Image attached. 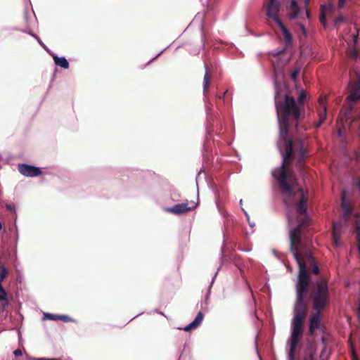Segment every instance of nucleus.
<instances>
[{
  "label": "nucleus",
  "instance_id": "1",
  "mask_svg": "<svg viewBox=\"0 0 360 360\" xmlns=\"http://www.w3.org/2000/svg\"><path fill=\"white\" fill-rule=\"evenodd\" d=\"M295 259L298 264L299 271L296 283V300L293 308V317L291 320L290 337L288 340L289 351L287 360H295V354L300 336L303 332V322L305 316L307 303L305 297L309 292V272L306 262L295 254Z\"/></svg>",
  "mask_w": 360,
  "mask_h": 360
},
{
  "label": "nucleus",
  "instance_id": "2",
  "mask_svg": "<svg viewBox=\"0 0 360 360\" xmlns=\"http://www.w3.org/2000/svg\"><path fill=\"white\" fill-rule=\"evenodd\" d=\"M275 106L279 127L280 141H292L289 136L290 124L294 125L295 130L299 131V122L301 109L295 99L288 94L284 96L281 101H278L275 96Z\"/></svg>",
  "mask_w": 360,
  "mask_h": 360
},
{
  "label": "nucleus",
  "instance_id": "3",
  "mask_svg": "<svg viewBox=\"0 0 360 360\" xmlns=\"http://www.w3.org/2000/svg\"><path fill=\"white\" fill-rule=\"evenodd\" d=\"M307 226L308 219L304 218L299 221L295 227L290 229L289 231V250L294 257L295 254L297 255L299 258H301L302 254L309 257V254L307 255V252L309 251L306 250V246L302 241L304 237L302 229L307 228Z\"/></svg>",
  "mask_w": 360,
  "mask_h": 360
},
{
  "label": "nucleus",
  "instance_id": "4",
  "mask_svg": "<svg viewBox=\"0 0 360 360\" xmlns=\"http://www.w3.org/2000/svg\"><path fill=\"white\" fill-rule=\"evenodd\" d=\"M278 148L282 156V162L279 167H275L271 174L274 179L280 181L282 180V176L284 174L285 179L288 178V174L284 169L285 165L290 164L295 158V153L292 147V141H280L277 143Z\"/></svg>",
  "mask_w": 360,
  "mask_h": 360
},
{
  "label": "nucleus",
  "instance_id": "5",
  "mask_svg": "<svg viewBox=\"0 0 360 360\" xmlns=\"http://www.w3.org/2000/svg\"><path fill=\"white\" fill-rule=\"evenodd\" d=\"M278 26L280 27L282 34L285 39V47L278 50L272 51L271 54L275 57H280L278 64L281 63L282 65H287L291 60L292 53L291 52H288L287 48L288 46H291L292 44V36L287 29V27L284 25L282 20H279L276 22Z\"/></svg>",
  "mask_w": 360,
  "mask_h": 360
},
{
  "label": "nucleus",
  "instance_id": "6",
  "mask_svg": "<svg viewBox=\"0 0 360 360\" xmlns=\"http://www.w3.org/2000/svg\"><path fill=\"white\" fill-rule=\"evenodd\" d=\"M312 305L316 311L322 310L328 302L329 296L328 284L324 281H317L312 292Z\"/></svg>",
  "mask_w": 360,
  "mask_h": 360
},
{
  "label": "nucleus",
  "instance_id": "7",
  "mask_svg": "<svg viewBox=\"0 0 360 360\" xmlns=\"http://www.w3.org/2000/svg\"><path fill=\"white\" fill-rule=\"evenodd\" d=\"M21 174L27 177H36L42 174L41 167L27 163H20L18 166Z\"/></svg>",
  "mask_w": 360,
  "mask_h": 360
},
{
  "label": "nucleus",
  "instance_id": "8",
  "mask_svg": "<svg viewBox=\"0 0 360 360\" xmlns=\"http://www.w3.org/2000/svg\"><path fill=\"white\" fill-rule=\"evenodd\" d=\"M281 10V2L278 0H269L267 7L266 15L269 18L273 19L275 22L281 20L278 13Z\"/></svg>",
  "mask_w": 360,
  "mask_h": 360
},
{
  "label": "nucleus",
  "instance_id": "9",
  "mask_svg": "<svg viewBox=\"0 0 360 360\" xmlns=\"http://www.w3.org/2000/svg\"><path fill=\"white\" fill-rule=\"evenodd\" d=\"M205 112L207 115V126H206V134H205V140L203 143V150H205L206 148V142L208 139V136L211 135L212 133V123L214 122V117L211 115L212 108L205 103Z\"/></svg>",
  "mask_w": 360,
  "mask_h": 360
},
{
  "label": "nucleus",
  "instance_id": "10",
  "mask_svg": "<svg viewBox=\"0 0 360 360\" xmlns=\"http://www.w3.org/2000/svg\"><path fill=\"white\" fill-rule=\"evenodd\" d=\"M193 208L188 205V203H180L174 205L170 207L165 208V210L167 212H170L174 214H185L188 211H191Z\"/></svg>",
  "mask_w": 360,
  "mask_h": 360
},
{
  "label": "nucleus",
  "instance_id": "11",
  "mask_svg": "<svg viewBox=\"0 0 360 360\" xmlns=\"http://www.w3.org/2000/svg\"><path fill=\"white\" fill-rule=\"evenodd\" d=\"M220 268H221L220 266L218 267L217 269V271L213 275V276L211 279V281L210 282V284L208 285V288H207V292L205 295L204 300L202 301H201V302H200L201 308L204 311H208L207 305L209 304V301H210V295H211L212 288L213 286V283H214V280L217 276V274H218L219 271L220 270Z\"/></svg>",
  "mask_w": 360,
  "mask_h": 360
},
{
  "label": "nucleus",
  "instance_id": "12",
  "mask_svg": "<svg viewBox=\"0 0 360 360\" xmlns=\"http://www.w3.org/2000/svg\"><path fill=\"white\" fill-rule=\"evenodd\" d=\"M204 318V314L202 311H199L196 316L195 317L194 320L192 321L190 323L186 325V326L183 328H178L179 330H182L186 332L191 331L193 329H195L198 328L200 323H202Z\"/></svg>",
  "mask_w": 360,
  "mask_h": 360
},
{
  "label": "nucleus",
  "instance_id": "13",
  "mask_svg": "<svg viewBox=\"0 0 360 360\" xmlns=\"http://www.w3.org/2000/svg\"><path fill=\"white\" fill-rule=\"evenodd\" d=\"M320 311H316L311 315L309 323V330L311 334H314L316 329L321 327V316Z\"/></svg>",
  "mask_w": 360,
  "mask_h": 360
},
{
  "label": "nucleus",
  "instance_id": "14",
  "mask_svg": "<svg viewBox=\"0 0 360 360\" xmlns=\"http://www.w3.org/2000/svg\"><path fill=\"white\" fill-rule=\"evenodd\" d=\"M334 11V7L331 4H322L321 6V14H320V22L324 27L326 28L328 26L327 20H326V13H333Z\"/></svg>",
  "mask_w": 360,
  "mask_h": 360
},
{
  "label": "nucleus",
  "instance_id": "15",
  "mask_svg": "<svg viewBox=\"0 0 360 360\" xmlns=\"http://www.w3.org/2000/svg\"><path fill=\"white\" fill-rule=\"evenodd\" d=\"M44 319L57 321L60 320L65 323L75 322V319L72 317L65 314H55L51 313H45L43 316Z\"/></svg>",
  "mask_w": 360,
  "mask_h": 360
},
{
  "label": "nucleus",
  "instance_id": "16",
  "mask_svg": "<svg viewBox=\"0 0 360 360\" xmlns=\"http://www.w3.org/2000/svg\"><path fill=\"white\" fill-rule=\"evenodd\" d=\"M347 99L349 103H354L360 99V79L354 84Z\"/></svg>",
  "mask_w": 360,
  "mask_h": 360
},
{
  "label": "nucleus",
  "instance_id": "17",
  "mask_svg": "<svg viewBox=\"0 0 360 360\" xmlns=\"http://www.w3.org/2000/svg\"><path fill=\"white\" fill-rule=\"evenodd\" d=\"M49 54L53 57V61L57 66L63 69L69 68L70 63L65 57L58 56L56 53H53L51 51V53Z\"/></svg>",
  "mask_w": 360,
  "mask_h": 360
},
{
  "label": "nucleus",
  "instance_id": "18",
  "mask_svg": "<svg viewBox=\"0 0 360 360\" xmlns=\"http://www.w3.org/2000/svg\"><path fill=\"white\" fill-rule=\"evenodd\" d=\"M288 178L285 179L284 174L282 176V180L278 181L279 186L281 188V191L286 194V195H291L292 193V186L288 183Z\"/></svg>",
  "mask_w": 360,
  "mask_h": 360
},
{
  "label": "nucleus",
  "instance_id": "19",
  "mask_svg": "<svg viewBox=\"0 0 360 360\" xmlns=\"http://www.w3.org/2000/svg\"><path fill=\"white\" fill-rule=\"evenodd\" d=\"M319 102L320 107L321 108V110H323V112H320V113H319V120L316 124V128H319L321 126V124L324 122L326 117L327 108H326V105L323 98H320Z\"/></svg>",
  "mask_w": 360,
  "mask_h": 360
},
{
  "label": "nucleus",
  "instance_id": "20",
  "mask_svg": "<svg viewBox=\"0 0 360 360\" xmlns=\"http://www.w3.org/2000/svg\"><path fill=\"white\" fill-rule=\"evenodd\" d=\"M8 307L7 292L2 285H0V309L4 310Z\"/></svg>",
  "mask_w": 360,
  "mask_h": 360
},
{
  "label": "nucleus",
  "instance_id": "21",
  "mask_svg": "<svg viewBox=\"0 0 360 360\" xmlns=\"http://www.w3.org/2000/svg\"><path fill=\"white\" fill-rule=\"evenodd\" d=\"M307 198L302 195L297 203V212L300 215L306 216L307 214Z\"/></svg>",
  "mask_w": 360,
  "mask_h": 360
},
{
  "label": "nucleus",
  "instance_id": "22",
  "mask_svg": "<svg viewBox=\"0 0 360 360\" xmlns=\"http://www.w3.org/2000/svg\"><path fill=\"white\" fill-rule=\"evenodd\" d=\"M298 146L299 153L297 154V162L300 165H301L304 160L307 151L304 147V143L301 139L298 141Z\"/></svg>",
  "mask_w": 360,
  "mask_h": 360
},
{
  "label": "nucleus",
  "instance_id": "23",
  "mask_svg": "<svg viewBox=\"0 0 360 360\" xmlns=\"http://www.w3.org/2000/svg\"><path fill=\"white\" fill-rule=\"evenodd\" d=\"M205 73L203 78V95L206 96L207 91L210 84L209 70L207 64H205Z\"/></svg>",
  "mask_w": 360,
  "mask_h": 360
},
{
  "label": "nucleus",
  "instance_id": "24",
  "mask_svg": "<svg viewBox=\"0 0 360 360\" xmlns=\"http://www.w3.org/2000/svg\"><path fill=\"white\" fill-rule=\"evenodd\" d=\"M343 225H345L343 222L335 221L333 223V235H340Z\"/></svg>",
  "mask_w": 360,
  "mask_h": 360
},
{
  "label": "nucleus",
  "instance_id": "25",
  "mask_svg": "<svg viewBox=\"0 0 360 360\" xmlns=\"http://www.w3.org/2000/svg\"><path fill=\"white\" fill-rule=\"evenodd\" d=\"M352 210L351 207L349 209H345L344 210H342V218H343L344 224H345V226L347 225V224L349 222V219L352 215Z\"/></svg>",
  "mask_w": 360,
  "mask_h": 360
},
{
  "label": "nucleus",
  "instance_id": "26",
  "mask_svg": "<svg viewBox=\"0 0 360 360\" xmlns=\"http://www.w3.org/2000/svg\"><path fill=\"white\" fill-rule=\"evenodd\" d=\"M29 35L32 37L34 39L37 40L38 44L48 53H51V50L44 44V42L40 39V38L36 35L34 32H29Z\"/></svg>",
  "mask_w": 360,
  "mask_h": 360
},
{
  "label": "nucleus",
  "instance_id": "27",
  "mask_svg": "<svg viewBox=\"0 0 360 360\" xmlns=\"http://www.w3.org/2000/svg\"><path fill=\"white\" fill-rule=\"evenodd\" d=\"M359 223H360V217L359 219ZM354 232L356 233V238L357 240V249L359 255H360V224H357L354 229Z\"/></svg>",
  "mask_w": 360,
  "mask_h": 360
},
{
  "label": "nucleus",
  "instance_id": "28",
  "mask_svg": "<svg viewBox=\"0 0 360 360\" xmlns=\"http://www.w3.org/2000/svg\"><path fill=\"white\" fill-rule=\"evenodd\" d=\"M307 98V94L304 90H302L299 94L297 98V105L300 106V109L304 106V101Z\"/></svg>",
  "mask_w": 360,
  "mask_h": 360
},
{
  "label": "nucleus",
  "instance_id": "29",
  "mask_svg": "<svg viewBox=\"0 0 360 360\" xmlns=\"http://www.w3.org/2000/svg\"><path fill=\"white\" fill-rule=\"evenodd\" d=\"M307 255L309 254V258L311 260V262L314 264L313 268H312V273L314 274H318L320 271L319 266L318 264L315 262L314 257L311 256V254L310 252H307Z\"/></svg>",
  "mask_w": 360,
  "mask_h": 360
},
{
  "label": "nucleus",
  "instance_id": "30",
  "mask_svg": "<svg viewBox=\"0 0 360 360\" xmlns=\"http://www.w3.org/2000/svg\"><path fill=\"white\" fill-rule=\"evenodd\" d=\"M301 71L300 67H297L292 70L290 74V78L293 82H296Z\"/></svg>",
  "mask_w": 360,
  "mask_h": 360
},
{
  "label": "nucleus",
  "instance_id": "31",
  "mask_svg": "<svg viewBox=\"0 0 360 360\" xmlns=\"http://www.w3.org/2000/svg\"><path fill=\"white\" fill-rule=\"evenodd\" d=\"M0 267L1 269V271L0 272V285H2L1 283L4 280V278L6 277L8 271H7L6 266L4 264H1Z\"/></svg>",
  "mask_w": 360,
  "mask_h": 360
},
{
  "label": "nucleus",
  "instance_id": "32",
  "mask_svg": "<svg viewBox=\"0 0 360 360\" xmlns=\"http://www.w3.org/2000/svg\"><path fill=\"white\" fill-rule=\"evenodd\" d=\"M288 9L292 11H300V7L297 4V2L296 0H291L290 5L288 6Z\"/></svg>",
  "mask_w": 360,
  "mask_h": 360
},
{
  "label": "nucleus",
  "instance_id": "33",
  "mask_svg": "<svg viewBox=\"0 0 360 360\" xmlns=\"http://www.w3.org/2000/svg\"><path fill=\"white\" fill-rule=\"evenodd\" d=\"M341 207L342 208V210H344L345 209H349L351 207L349 203L347 201V200L345 198V193H343L342 196Z\"/></svg>",
  "mask_w": 360,
  "mask_h": 360
},
{
  "label": "nucleus",
  "instance_id": "34",
  "mask_svg": "<svg viewBox=\"0 0 360 360\" xmlns=\"http://www.w3.org/2000/svg\"><path fill=\"white\" fill-rule=\"evenodd\" d=\"M352 160L360 162V151L354 150L352 155L349 157Z\"/></svg>",
  "mask_w": 360,
  "mask_h": 360
},
{
  "label": "nucleus",
  "instance_id": "35",
  "mask_svg": "<svg viewBox=\"0 0 360 360\" xmlns=\"http://www.w3.org/2000/svg\"><path fill=\"white\" fill-rule=\"evenodd\" d=\"M345 20V17L343 15H340L334 20L333 25L335 27H338L339 25L343 22Z\"/></svg>",
  "mask_w": 360,
  "mask_h": 360
},
{
  "label": "nucleus",
  "instance_id": "36",
  "mask_svg": "<svg viewBox=\"0 0 360 360\" xmlns=\"http://www.w3.org/2000/svg\"><path fill=\"white\" fill-rule=\"evenodd\" d=\"M241 209H242V210H243V212L244 214L245 215V217H246V218H247V221H248V222L249 226H250V227H254V226H255V222L251 221L250 220V216H249L248 213L247 212V211H246L245 210H244L243 207H241Z\"/></svg>",
  "mask_w": 360,
  "mask_h": 360
},
{
  "label": "nucleus",
  "instance_id": "37",
  "mask_svg": "<svg viewBox=\"0 0 360 360\" xmlns=\"http://www.w3.org/2000/svg\"><path fill=\"white\" fill-rule=\"evenodd\" d=\"M225 243H226L225 233L223 231V245L221 248V260H223L225 257V255H224Z\"/></svg>",
  "mask_w": 360,
  "mask_h": 360
},
{
  "label": "nucleus",
  "instance_id": "38",
  "mask_svg": "<svg viewBox=\"0 0 360 360\" xmlns=\"http://www.w3.org/2000/svg\"><path fill=\"white\" fill-rule=\"evenodd\" d=\"M201 41H202V48L204 49L205 48V42H206V39H205V34H204V30H203V25H201Z\"/></svg>",
  "mask_w": 360,
  "mask_h": 360
},
{
  "label": "nucleus",
  "instance_id": "39",
  "mask_svg": "<svg viewBox=\"0 0 360 360\" xmlns=\"http://www.w3.org/2000/svg\"><path fill=\"white\" fill-rule=\"evenodd\" d=\"M340 235H333V244L335 246L340 245Z\"/></svg>",
  "mask_w": 360,
  "mask_h": 360
},
{
  "label": "nucleus",
  "instance_id": "40",
  "mask_svg": "<svg viewBox=\"0 0 360 360\" xmlns=\"http://www.w3.org/2000/svg\"><path fill=\"white\" fill-rule=\"evenodd\" d=\"M6 208L8 210H9V211L13 212L15 213V214L16 215L15 207L14 205H13V204H6Z\"/></svg>",
  "mask_w": 360,
  "mask_h": 360
},
{
  "label": "nucleus",
  "instance_id": "41",
  "mask_svg": "<svg viewBox=\"0 0 360 360\" xmlns=\"http://www.w3.org/2000/svg\"><path fill=\"white\" fill-rule=\"evenodd\" d=\"M24 20L26 22V24L27 25L28 27L31 25L32 22L28 20V12H27V11H25V13H24Z\"/></svg>",
  "mask_w": 360,
  "mask_h": 360
},
{
  "label": "nucleus",
  "instance_id": "42",
  "mask_svg": "<svg viewBox=\"0 0 360 360\" xmlns=\"http://www.w3.org/2000/svg\"><path fill=\"white\" fill-rule=\"evenodd\" d=\"M202 172H204V170L202 168H201L200 170L199 171V172L198 173V174L196 175L195 181H196L197 186H198V182L200 181V176L202 174Z\"/></svg>",
  "mask_w": 360,
  "mask_h": 360
},
{
  "label": "nucleus",
  "instance_id": "43",
  "mask_svg": "<svg viewBox=\"0 0 360 360\" xmlns=\"http://www.w3.org/2000/svg\"><path fill=\"white\" fill-rule=\"evenodd\" d=\"M299 27H300L301 31L302 32L303 34L306 37L307 35V30L305 26L303 24L300 23Z\"/></svg>",
  "mask_w": 360,
  "mask_h": 360
},
{
  "label": "nucleus",
  "instance_id": "44",
  "mask_svg": "<svg viewBox=\"0 0 360 360\" xmlns=\"http://www.w3.org/2000/svg\"><path fill=\"white\" fill-rule=\"evenodd\" d=\"M170 45L167 46L166 48H165L164 49H162V51H160L158 54H156L150 60V62L154 60L155 59H156L157 58H158L167 49H168Z\"/></svg>",
  "mask_w": 360,
  "mask_h": 360
},
{
  "label": "nucleus",
  "instance_id": "45",
  "mask_svg": "<svg viewBox=\"0 0 360 360\" xmlns=\"http://www.w3.org/2000/svg\"><path fill=\"white\" fill-rule=\"evenodd\" d=\"M300 11H292V13L290 14V19H295L297 17L298 14L300 13Z\"/></svg>",
  "mask_w": 360,
  "mask_h": 360
},
{
  "label": "nucleus",
  "instance_id": "46",
  "mask_svg": "<svg viewBox=\"0 0 360 360\" xmlns=\"http://www.w3.org/2000/svg\"><path fill=\"white\" fill-rule=\"evenodd\" d=\"M352 37L354 45H356L357 43L358 32L355 34H352Z\"/></svg>",
  "mask_w": 360,
  "mask_h": 360
},
{
  "label": "nucleus",
  "instance_id": "47",
  "mask_svg": "<svg viewBox=\"0 0 360 360\" xmlns=\"http://www.w3.org/2000/svg\"><path fill=\"white\" fill-rule=\"evenodd\" d=\"M13 354L15 356H20L22 354V351L20 349L14 350Z\"/></svg>",
  "mask_w": 360,
  "mask_h": 360
},
{
  "label": "nucleus",
  "instance_id": "48",
  "mask_svg": "<svg viewBox=\"0 0 360 360\" xmlns=\"http://www.w3.org/2000/svg\"><path fill=\"white\" fill-rule=\"evenodd\" d=\"M12 30H19V31H20V32H23V33H26V34H29V32H32V31H30V30H24V29H18V28H17V27H13V28H12Z\"/></svg>",
  "mask_w": 360,
  "mask_h": 360
},
{
  "label": "nucleus",
  "instance_id": "49",
  "mask_svg": "<svg viewBox=\"0 0 360 360\" xmlns=\"http://www.w3.org/2000/svg\"><path fill=\"white\" fill-rule=\"evenodd\" d=\"M314 352H311L309 354V359L305 358L303 360H315L314 359Z\"/></svg>",
  "mask_w": 360,
  "mask_h": 360
},
{
  "label": "nucleus",
  "instance_id": "50",
  "mask_svg": "<svg viewBox=\"0 0 360 360\" xmlns=\"http://www.w3.org/2000/svg\"><path fill=\"white\" fill-rule=\"evenodd\" d=\"M14 226H15V227L16 229V230H15V237H16L15 240H16V243H17L18 240V238H19V233H18V227H17L16 222H15Z\"/></svg>",
  "mask_w": 360,
  "mask_h": 360
},
{
  "label": "nucleus",
  "instance_id": "51",
  "mask_svg": "<svg viewBox=\"0 0 360 360\" xmlns=\"http://www.w3.org/2000/svg\"><path fill=\"white\" fill-rule=\"evenodd\" d=\"M38 360H61L60 358H39Z\"/></svg>",
  "mask_w": 360,
  "mask_h": 360
},
{
  "label": "nucleus",
  "instance_id": "52",
  "mask_svg": "<svg viewBox=\"0 0 360 360\" xmlns=\"http://www.w3.org/2000/svg\"><path fill=\"white\" fill-rule=\"evenodd\" d=\"M345 3V0H338V6L342 8Z\"/></svg>",
  "mask_w": 360,
  "mask_h": 360
},
{
  "label": "nucleus",
  "instance_id": "53",
  "mask_svg": "<svg viewBox=\"0 0 360 360\" xmlns=\"http://www.w3.org/2000/svg\"><path fill=\"white\" fill-rule=\"evenodd\" d=\"M239 250L244 252H249L251 251L250 248H239Z\"/></svg>",
  "mask_w": 360,
  "mask_h": 360
},
{
  "label": "nucleus",
  "instance_id": "54",
  "mask_svg": "<svg viewBox=\"0 0 360 360\" xmlns=\"http://www.w3.org/2000/svg\"><path fill=\"white\" fill-rule=\"evenodd\" d=\"M305 15H306V17L308 19H309L311 18V13H310V12L308 10L305 11Z\"/></svg>",
  "mask_w": 360,
  "mask_h": 360
},
{
  "label": "nucleus",
  "instance_id": "55",
  "mask_svg": "<svg viewBox=\"0 0 360 360\" xmlns=\"http://www.w3.org/2000/svg\"><path fill=\"white\" fill-rule=\"evenodd\" d=\"M338 134L339 136H342L343 135V130L342 129H338Z\"/></svg>",
  "mask_w": 360,
  "mask_h": 360
},
{
  "label": "nucleus",
  "instance_id": "56",
  "mask_svg": "<svg viewBox=\"0 0 360 360\" xmlns=\"http://www.w3.org/2000/svg\"><path fill=\"white\" fill-rule=\"evenodd\" d=\"M255 349H256L257 355L259 356V352H258V349H257V337L255 338Z\"/></svg>",
  "mask_w": 360,
  "mask_h": 360
},
{
  "label": "nucleus",
  "instance_id": "57",
  "mask_svg": "<svg viewBox=\"0 0 360 360\" xmlns=\"http://www.w3.org/2000/svg\"><path fill=\"white\" fill-rule=\"evenodd\" d=\"M356 186L359 190H360V179L356 181Z\"/></svg>",
  "mask_w": 360,
  "mask_h": 360
},
{
  "label": "nucleus",
  "instance_id": "58",
  "mask_svg": "<svg viewBox=\"0 0 360 360\" xmlns=\"http://www.w3.org/2000/svg\"><path fill=\"white\" fill-rule=\"evenodd\" d=\"M39 358L27 356L26 360H38Z\"/></svg>",
  "mask_w": 360,
  "mask_h": 360
},
{
  "label": "nucleus",
  "instance_id": "59",
  "mask_svg": "<svg viewBox=\"0 0 360 360\" xmlns=\"http://www.w3.org/2000/svg\"><path fill=\"white\" fill-rule=\"evenodd\" d=\"M274 85L275 89L276 90L277 87H278V84H277V81L276 79H274Z\"/></svg>",
  "mask_w": 360,
  "mask_h": 360
},
{
  "label": "nucleus",
  "instance_id": "60",
  "mask_svg": "<svg viewBox=\"0 0 360 360\" xmlns=\"http://www.w3.org/2000/svg\"><path fill=\"white\" fill-rule=\"evenodd\" d=\"M214 195H215L216 198H217L216 204H217V205H218V200H217V198H218V195H219V194H218V191H216L214 192Z\"/></svg>",
  "mask_w": 360,
  "mask_h": 360
},
{
  "label": "nucleus",
  "instance_id": "61",
  "mask_svg": "<svg viewBox=\"0 0 360 360\" xmlns=\"http://www.w3.org/2000/svg\"><path fill=\"white\" fill-rule=\"evenodd\" d=\"M226 92H227V91H226V92H224L222 95H219V96H217V97H218L219 98H220V99H221V98H224L225 94H226Z\"/></svg>",
  "mask_w": 360,
  "mask_h": 360
},
{
  "label": "nucleus",
  "instance_id": "62",
  "mask_svg": "<svg viewBox=\"0 0 360 360\" xmlns=\"http://www.w3.org/2000/svg\"><path fill=\"white\" fill-rule=\"evenodd\" d=\"M353 57H354V58H357L359 57V55H358V53H357L356 51H354V53H353Z\"/></svg>",
  "mask_w": 360,
  "mask_h": 360
},
{
  "label": "nucleus",
  "instance_id": "63",
  "mask_svg": "<svg viewBox=\"0 0 360 360\" xmlns=\"http://www.w3.org/2000/svg\"><path fill=\"white\" fill-rule=\"evenodd\" d=\"M288 222L289 224H292V219L290 218V216H288Z\"/></svg>",
  "mask_w": 360,
  "mask_h": 360
},
{
  "label": "nucleus",
  "instance_id": "64",
  "mask_svg": "<svg viewBox=\"0 0 360 360\" xmlns=\"http://www.w3.org/2000/svg\"><path fill=\"white\" fill-rule=\"evenodd\" d=\"M246 29H247L248 33L249 34H253L252 32L250 30H249V29H248V28H246Z\"/></svg>",
  "mask_w": 360,
  "mask_h": 360
}]
</instances>
